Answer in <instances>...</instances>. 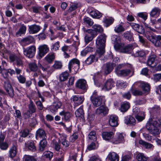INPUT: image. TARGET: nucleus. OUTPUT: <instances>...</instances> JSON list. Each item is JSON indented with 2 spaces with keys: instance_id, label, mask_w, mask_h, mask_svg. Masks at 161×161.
I'll list each match as a JSON object with an SVG mask.
<instances>
[{
  "instance_id": "11",
  "label": "nucleus",
  "mask_w": 161,
  "mask_h": 161,
  "mask_svg": "<svg viewBox=\"0 0 161 161\" xmlns=\"http://www.w3.org/2000/svg\"><path fill=\"white\" fill-rule=\"evenodd\" d=\"M153 44L156 47H159L161 45V36H152L149 39Z\"/></svg>"
},
{
  "instance_id": "29",
  "label": "nucleus",
  "mask_w": 161,
  "mask_h": 161,
  "mask_svg": "<svg viewBox=\"0 0 161 161\" xmlns=\"http://www.w3.org/2000/svg\"><path fill=\"white\" fill-rule=\"evenodd\" d=\"M114 135V134L112 132H104L103 133L102 136L104 140L110 141Z\"/></svg>"
},
{
  "instance_id": "58",
  "label": "nucleus",
  "mask_w": 161,
  "mask_h": 161,
  "mask_svg": "<svg viewBox=\"0 0 161 161\" xmlns=\"http://www.w3.org/2000/svg\"><path fill=\"white\" fill-rule=\"evenodd\" d=\"M130 25L134 30L137 31L139 33H142V32L139 31L140 26L138 24L135 23H132Z\"/></svg>"
},
{
  "instance_id": "32",
  "label": "nucleus",
  "mask_w": 161,
  "mask_h": 161,
  "mask_svg": "<svg viewBox=\"0 0 161 161\" xmlns=\"http://www.w3.org/2000/svg\"><path fill=\"white\" fill-rule=\"evenodd\" d=\"M26 30V27L24 24L21 25L18 31L16 32V36L17 37L20 36L22 34H25Z\"/></svg>"
},
{
  "instance_id": "47",
  "label": "nucleus",
  "mask_w": 161,
  "mask_h": 161,
  "mask_svg": "<svg viewBox=\"0 0 161 161\" xmlns=\"http://www.w3.org/2000/svg\"><path fill=\"white\" fill-rule=\"evenodd\" d=\"M130 90L132 94L134 96H141L145 94L141 90L134 89L132 88H131Z\"/></svg>"
},
{
  "instance_id": "40",
  "label": "nucleus",
  "mask_w": 161,
  "mask_h": 161,
  "mask_svg": "<svg viewBox=\"0 0 161 161\" xmlns=\"http://www.w3.org/2000/svg\"><path fill=\"white\" fill-rule=\"evenodd\" d=\"M136 158L138 161H147L148 158L145 156L143 153H140L137 154Z\"/></svg>"
},
{
  "instance_id": "35",
  "label": "nucleus",
  "mask_w": 161,
  "mask_h": 161,
  "mask_svg": "<svg viewBox=\"0 0 161 161\" xmlns=\"http://www.w3.org/2000/svg\"><path fill=\"white\" fill-rule=\"evenodd\" d=\"M90 15L93 18L99 19L102 16V14L97 10H92L90 12Z\"/></svg>"
},
{
  "instance_id": "59",
  "label": "nucleus",
  "mask_w": 161,
  "mask_h": 161,
  "mask_svg": "<svg viewBox=\"0 0 161 161\" xmlns=\"http://www.w3.org/2000/svg\"><path fill=\"white\" fill-rule=\"evenodd\" d=\"M134 56L136 57H143L145 55V53L143 51H138L135 53H133Z\"/></svg>"
},
{
  "instance_id": "26",
  "label": "nucleus",
  "mask_w": 161,
  "mask_h": 161,
  "mask_svg": "<svg viewBox=\"0 0 161 161\" xmlns=\"http://www.w3.org/2000/svg\"><path fill=\"white\" fill-rule=\"evenodd\" d=\"M17 144L16 142L13 144V146L9 151V156L11 158L14 157L17 153Z\"/></svg>"
},
{
  "instance_id": "31",
  "label": "nucleus",
  "mask_w": 161,
  "mask_h": 161,
  "mask_svg": "<svg viewBox=\"0 0 161 161\" xmlns=\"http://www.w3.org/2000/svg\"><path fill=\"white\" fill-rule=\"evenodd\" d=\"M55 58V53H50L45 57L44 59L48 63H51L54 61Z\"/></svg>"
},
{
  "instance_id": "20",
  "label": "nucleus",
  "mask_w": 161,
  "mask_h": 161,
  "mask_svg": "<svg viewBox=\"0 0 161 161\" xmlns=\"http://www.w3.org/2000/svg\"><path fill=\"white\" fill-rule=\"evenodd\" d=\"M59 114L62 117V119L65 121H69L71 117V114L70 112L64 110L60 112Z\"/></svg>"
},
{
  "instance_id": "61",
  "label": "nucleus",
  "mask_w": 161,
  "mask_h": 161,
  "mask_svg": "<svg viewBox=\"0 0 161 161\" xmlns=\"http://www.w3.org/2000/svg\"><path fill=\"white\" fill-rule=\"evenodd\" d=\"M62 66V63L58 61H55L53 67L56 69H60Z\"/></svg>"
},
{
  "instance_id": "42",
  "label": "nucleus",
  "mask_w": 161,
  "mask_h": 161,
  "mask_svg": "<svg viewBox=\"0 0 161 161\" xmlns=\"http://www.w3.org/2000/svg\"><path fill=\"white\" fill-rule=\"evenodd\" d=\"M160 10L158 8H154L150 12L151 16L153 17L156 15H159L160 13Z\"/></svg>"
},
{
  "instance_id": "45",
  "label": "nucleus",
  "mask_w": 161,
  "mask_h": 161,
  "mask_svg": "<svg viewBox=\"0 0 161 161\" xmlns=\"http://www.w3.org/2000/svg\"><path fill=\"white\" fill-rule=\"evenodd\" d=\"M26 146L30 150L34 151L36 150V147L34 142L32 141L28 142L26 145Z\"/></svg>"
},
{
  "instance_id": "44",
  "label": "nucleus",
  "mask_w": 161,
  "mask_h": 161,
  "mask_svg": "<svg viewBox=\"0 0 161 161\" xmlns=\"http://www.w3.org/2000/svg\"><path fill=\"white\" fill-rule=\"evenodd\" d=\"M131 71L129 69L121 70V72H119L118 76H124L129 75L131 73Z\"/></svg>"
},
{
  "instance_id": "63",
  "label": "nucleus",
  "mask_w": 161,
  "mask_h": 161,
  "mask_svg": "<svg viewBox=\"0 0 161 161\" xmlns=\"http://www.w3.org/2000/svg\"><path fill=\"white\" fill-rule=\"evenodd\" d=\"M153 80L154 81L157 82L158 81H161V73L155 74L153 75Z\"/></svg>"
},
{
  "instance_id": "56",
  "label": "nucleus",
  "mask_w": 161,
  "mask_h": 161,
  "mask_svg": "<svg viewBox=\"0 0 161 161\" xmlns=\"http://www.w3.org/2000/svg\"><path fill=\"white\" fill-rule=\"evenodd\" d=\"M60 42L57 41L52 44L51 49L54 51H56L59 50L60 47Z\"/></svg>"
},
{
  "instance_id": "48",
  "label": "nucleus",
  "mask_w": 161,
  "mask_h": 161,
  "mask_svg": "<svg viewBox=\"0 0 161 161\" xmlns=\"http://www.w3.org/2000/svg\"><path fill=\"white\" fill-rule=\"evenodd\" d=\"M0 52L3 55V57L4 58L7 57L10 53L9 51L5 48L3 45V47L0 49Z\"/></svg>"
},
{
  "instance_id": "22",
  "label": "nucleus",
  "mask_w": 161,
  "mask_h": 161,
  "mask_svg": "<svg viewBox=\"0 0 161 161\" xmlns=\"http://www.w3.org/2000/svg\"><path fill=\"white\" fill-rule=\"evenodd\" d=\"M135 119L130 115H128L125 118L124 122L127 125H134L135 124Z\"/></svg>"
},
{
  "instance_id": "3",
  "label": "nucleus",
  "mask_w": 161,
  "mask_h": 161,
  "mask_svg": "<svg viewBox=\"0 0 161 161\" xmlns=\"http://www.w3.org/2000/svg\"><path fill=\"white\" fill-rule=\"evenodd\" d=\"M36 52V47L34 45L31 46L26 48H24L23 53L24 55L29 58H33Z\"/></svg>"
},
{
  "instance_id": "37",
  "label": "nucleus",
  "mask_w": 161,
  "mask_h": 161,
  "mask_svg": "<svg viewBox=\"0 0 161 161\" xmlns=\"http://www.w3.org/2000/svg\"><path fill=\"white\" fill-rule=\"evenodd\" d=\"M114 19L112 18H105L103 21L104 25L107 27L111 25L114 22Z\"/></svg>"
},
{
  "instance_id": "2",
  "label": "nucleus",
  "mask_w": 161,
  "mask_h": 161,
  "mask_svg": "<svg viewBox=\"0 0 161 161\" xmlns=\"http://www.w3.org/2000/svg\"><path fill=\"white\" fill-rule=\"evenodd\" d=\"M93 105L96 107L99 106L102 103L103 97L97 95V92L96 91H94L90 98Z\"/></svg>"
},
{
  "instance_id": "18",
  "label": "nucleus",
  "mask_w": 161,
  "mask_h": 161,
  "mask_svg": "<svg viewBox=\"0 0 161 161\" xmlns=\"http://www.w3.org/2000/svg\"><path fill=\"white\" fill-rule=\"evenodd\" d=\"M108 113V109L106 107L101 106L98 108L96 110L97 114L101 116H105Z\"/></svg>"
},
{
  "instance_id": "62",
  "label": "nucleus",
  "mask_w": 161,
  "mask_h": 161,
  "mask_svg": "<svg viewBox=\"0 0 161 161\" xmlns=\"http://www.w3.org/2000/svg\"><path fill=\"white\" fill-rule=\"evenodd\" d=\"M78 4L75 3L71 5L69 7L67 12L68 13H70L75 10L78 8Z\"/></svg>"
},
{
  "instance_id": "24",
  "label": "nucleus",
  "mask_w": 161,
  "mask_h": 161,
  "mask_svg": "<svg viewBox=\"0 0 161 161\" xmlns=\"http://www.w3.org/2000/svg\"><path fill=\"white\" fill-rule=\"evenodd\" d=\"M75 64H76L78 69L79 68L80 62L79 60L74 58L70 61L68 64V69L70 72H71L72 67Z\"/></svg>"
},
{
  "instance_id": "21",
  "label": "nucleus",
  "mask_w": 161,
  "mask_h": 161,
  "mask_svg": "<svg viewBox=\"0 0 161 161\" xmlns=\"http://www.w3.org/2000/svg\"><path fill=\"white\" fill-rule=\"evenodd\" d=\"M36 137L37 139L39 138L46 139L47 136L45 132L42 129H39L36 132Z\"/></svg>"
},
{
  "instance_id": "46",
  "label": "nucleus",
  "mask_w": 161,
  "mask_h": 161,
  "mask_svg": "<svg viewBox=\"0 0 161 161\" xmlns=\"http://www.w3.org/2000/svg\"><path fill=\"white\" fill-rule=\"evenodd\" d=\"M156 58V56L154 55H152L150 56L147 60V65L150 66L152 67L151 65L154 62Z\"/></svg>"
},
{
  "instance_id": "23",
  "label": "nucleus",
  "mask_w": 161,
  "mask_h": 161,
  "mask_svg": "<svg viewBox=\"0 0 161 161\" xmlns=\"http://www.w3.org/2000/svg\"><path fill=\"white\" fill-rule=\"evenodd\" d=\"M107 158L110 161H119V157L114 152L110 153L107 157Z\"/></svg>"
},
{
  "instance_id": "57",
  "label": "nucleus",
  "mask_w": 161,
  "mask_h": 161,
  "mask_svg": "<svg viewBox=\"0 0 161 161\" xmlns=\"http://www.w3.org/2000/svg\"><path fill=\"white\" fill-rule=\"evenodd\" d=\"M96 133L95 131H92L88 135V137L89 139L95 141L96 140Z\"/></svg>"
},
{
  "instance_id": "28",
  "label": "nucleus",
  "mask_w": 161,
  "mask_h": 161,
  "mask_svg": "<svg viewBox=\"0 0 161 161\" xmlns=\"http://www.w3.org/2000/svg\"><path fill=\"white\" fill-rule=\"evenodd\" d=\"M34 41V38L31 36H28L21 40L22 43L25 45H27L32 43Z\"/></svg>"
},
{
  "instance_id": "49",
  "label": "nucleus",
  "mask_w": 161,
  "mask_h": 161,
  "mask_svg": "<svg viewBox=\"0 0 161 161\" xmlns=\"http://www.w3.org/2000/svg\"><path fill=\"white\" fill-rule=\"evenodd\" d=\"M95 55H90L85 61V62L87 64H90L93 62L95 60Z\"/></svg>"
},
{
  "instance_id": "10",
  "label": "nucleus",
  "mask_w": 161,
  "mask_h": 161,
  "mask_svg": "<svg viewBox=\"0 0 161 161\" xmlns=\"http://www.w3.org/2000/svg\"><path fill=\"white\" fill-rule=\"evenodd\" d=\"M4 87L6 92L8 93L9 96L13 97L14 96L13 89L10 83L8 81H6L4 82Z\"/></svg>"
},
{
  "instance_id": "53",
  "label": "nucleus",
  "mask_w": 161,
  "mask_h": 161,
  "mask_svg": "<svg viewBox=\"0 0 161 161\" xmlns=\"http://www.w3.org/2000/svg\"><path fill=\"white\" fill-rule=\"evenodd\" d=\"M114 31L117 33L122 32L125 31V28L122 25H119L115 27Z\"/></svg>"
},
{
  "instance_id": "25",
  "label": "nucleus",
  "mask_w": 161,
  "mask_h": 161,
  "mask_svg": "<svg viewBox=\"0 0 161 161\" xmlns=\"http://www.w3.org/2000/svg\"><path fill=\"white\" fill-rule=\"evenodd\" d=\"M75 114L76 117L77 118L80 119H82V120H84V113L82 106H80L78 109L75 112Z\"/></svg>"
},
{
  "instance_id": "19",
  "label": "nucleus",
  "mask_w": 161,
  "mask_h": 161,
  "mask_svg": "<svg viewBox=\"0 0 161 161\" xmlns=\"http://www.w3.org/2000/svg\"><path fill=\"white\" fill-rule=\"evenodd\" d=\"M40 30V26L36 24H34L29 26L28 31L30 34H36Z\"/></svg>"
},
{
  "instance_id": "8",
  "label": "nucleus",
  "mask_w": 161,
  "mask_h": 161,
  "mask_svg": "<svg viewBox=\"0 0 161 161\" xmlns=\"http://www.w3.org/2000/svg\"><path fill=\"white\" fill-rule=\"evenodd\" d=\"M114 82L112 79H109L107 80L102 86V90L107 91L111 89L114 86Z\"/></svg>"
},
{
  "instance_id": "14",
  "label": "nucleus",
  "mask_w": 161,
  "mask_h": 161,
  "mask_svg": "<svg viewBox=\"0 0 161 161\" xmlns=\"http://www.w3.org/2000/svg\"><path fill=\"white\" fill-rule=\"evenodd\" d=\"M76 86L83 90H86L87 88L86 82L83 79H79L75 84Z\"/></svg>"
},
{
  "instance_id": "39",
  "label": "nucleus",
  "mask_w": 161,
  "mask_h": 161,
  "mask_svg": "<svg viewBox=\"0 0 161 161\" xmlns=\"http://www.w3.org/2000/svg\"><path fill=\"white\" fill-rule=\"evenodd\" d=\"M130 107V103H129L124 102L121 106L120 110L122 112H125L128 110Z\"/></svg>"
},
{
  "instance_id": "16",
  "label": "nucleus",
  "mask_w": 161,
  "mask_h": 161,
  "mask_svg": "<svg viewBox=\"0 0 161 161\" xmlns=\"http://www.w3.org/2000/svg\"><path fill=\"white\" fill-rule=\"evenodd\" d=\"M86 32H88V33L85 36V41L86 43L87 44L93 40L95 36L92 34V30L89 29L87 30Z\"/></svg>"
},
{
  "instance_id": "15",
  "label": "nucleus",
  "mask_w": 161,
  "mask_h": 161,
  "mask_svg": "<svg viewBox=\"0 0 161 161\" xmlns=\"http://www.w3.org/2000/svg\"><path fill=\"white\" fill-rule=\"evenodd\" d=\"M71 99L73 101L75 104L77 106L80 104L83 103L84 100V98L83 96L75 95L72 97Z\"/></svg>"
},
{
  "instance_id": "13",
  "label": "nucleus",
  "mask_w": 161,
  "mask_h": 161,
  "mask_svg": "<svg viewBox=\"0 0 161 161\" xmlns=\"http://www.w3.org/2000/svg\"><path fill=\"white\" fill-rule=\"evenodd\" d=\"M135 44H130L125 46L121 49V52L124 53L130 54L132 53L135 47Z\"/></svg>"
},
{
  "instance_id": "27",
  "label": "nucleus",
  "mask_w": 161,
  "mask_h": 161,
  "mask_svg": "<svg viewBox=\"0 0 161 161\" xmlns=\"http://www.w3.org/2000/svg\"><path fill=\"white\" fill-rule=\"evenodd\" d=\"M116 64L114 63H108L106 64L104 69V72L106 75L110 73L113 70Z\"/></svg>"
},
{
  "instance_id": "38",
  "label": "nucleus",
  "mask_w": 161,
  "mask_h": 161,
  "mask_svg": "<svg viewBox=\"0 0 161 161\" xmlns=\"http://www.w3.org/2000/svg\"><path fill=\"white\" fill-rule=\"evenodd\" d=\"M47 145V142L46 139H43L40 142L39 144V150L43 151Z\"/></svg>"
},
{
  "instance_id": "12",
  "label": "nucleus",
  "mask_w": 161,
  "mask_h": 161,
  "mask_svg": "<svg viewBox=\"0 0 161 161\" xmlns=\"http://www.w3.org/2000/svg\"><path fill=\"white\" fill-rule=\"evenodd\" d=\"M139 87L142 89V91L145 95L148 94L150 90V85L146 82H141L139 85Z\"/></svg>"
},
{
  "instance_id": "17",
  "label": "nucleus",
  "mask_w": 161,
  "mask_h": 161,
  "mask_svg": "<svg viewBox=\"0 0 161 161\" xmlns=\"http://www.w3.org/2000/svg\"><path fill=\"white\" fill-rule=\"evenodd\" d=\"M118 117L114 115H111L109 118V123L111 126H116L118 125Z\"/></svg>"
},
{
  "instance_id": "5",
  "label": "nucleus",
  "mask_w": 161,
  "mask_h": 161,
  "mask_svg": "<svg viewBox=\"0 0 161 161\" xmlns=\"http://www.w3.org/2000/svg\"><path fill=\"white\" fill-rule=\"evenodd\" d=\"M112 41H114V47L116 50L121 49L124 46L123 43L120 42L121 39L119 36L116 35L113 36L112 38Z\"/></svg>"
},
{
  "instance_id": "55",
  "label": "nucleus",
  "mask_w": 161,
  "mask_h": 161,
  "mask_svg": "<svg viewBox=\"0 0 161 161\" xmlns=\"http://www.w3.org/2000/svg\"><path fill=\"white\" fill-rule=\"evenodd\" d=\"M137 16L142 19L144 21L146 20L147 19L148 14L146 12H141L138 13L137 14Z\"/></svg>"
},
{
  "instance_id": "4",
  "label": "nucleus",
  "mask_w": 161,
  "mask_h": 161,
  "mask_svg": "<svg viewBox=\"0 0 161 161\" xmlns=\"http://www.w3.org/2000/svg\"><path fill=\"white\" fill-rule=\"evenodd\" d=\"M38 55L39 58H42L49 51V48L46 44L40 45L38 48Z\"/></svg>"
},
{
  "instance_id": "50",
  "label": "nucleus",
  "mask_w": 161,
  "mask_h": 161,
  "mask_svg": "<svg viewBox=\"0 0 161 161\" xmlns=\"http://www.w3.org/2000/svg\"><path fill=\"white\" fill-rule=\"evenodd\" d=\"M124 36L129 41L133 39V34L129 31H127L124 33Z\"/></svg>"
},
{
  "instance_id": "51",
  "label": "nucleus",
  "mask_w": 161,
  "mask_h": 161,
  "mask_svg": "<svg viewBox=\"0 0 161 161\" xmlns=\"http://www.w3.org/2000/svg\"><path fill=\"white\" fill-rule=\"evenodd\" d=\"M83 21L84 23L85 24H87L89 26H92L93 24V22L92 20L88 17L85 18L83 19Z\"/></svg>"
},
{
  "instance_id": "54",
  "label": "nucleus",
  "mask_w": 161,
  "mask_h": 161,
  "mask_svg": "<svg viewBox=\"0 0 161 161\" xmlns=\"http://www.w3.org/2000/svg\"><path fill=\"white\" fill-rule=\"evenodd\" d=\"M92 28L96 32H101L103 31V28L99 25H94L92 26Z\"/></svg>"
},
{
  "instance_id": "60",
  "label": "nucleus",
  "mask_w": 161,
  "mask_h": 161,
  "mask_svg": "<svg viewBox=\"0 0 161 161\" xmlns=\"http://www.w3.org/2000/svg\"><path fill=\"white\" fill-rule=\"evenodd\" d=\"M24 161H36L33 157L28 155H25L23 157Z\"/></svg>"
},
{
  "instance_id": "34",
  "label": "nucleus",
  "mask_w": 161,
  "mask_h": 161,
  "mask_svg": "<svg viewBox=\"0 0 161 161\" xmlns=\"http://www.w3.org/2000/svg\"><path fill=\"white\" fill-rule=\"evenodd\" d=\"M53 156V153L49 151H46L43 153L42 156V159L44 160L47 159L50 160L51 159Z\"/></svg>"
},
{
  "instance_id": "36",
  "label": "nucleus",
  "mask_w": 161,
  "mask_h": 161,
  "mask_svg": "<svg viewBox=\"0 0 161 161\" xmlns=\"http://www.w3.org/2000/svg\"><path fill=\"white\" fill-rule=\"evenodd\" d=\"M29 111L31 114L35 113L36 111V108L33 102L30 99V103L28 106Z\"/></svg>"
},
{
  "instance_id": "64",
  "label": "nucleus",
  "mask_w": 161,
  "mask_h": 161,
  "mask_svg": "<svg viewBox=\"0 0 161 161\" xmlns=\"http://www.w3.org/2000/svg\"><path fill=\"white\" fill-rule=\"evenodd\" d=\"M17 77L19 83L24 84L25 82L26 78L24 76L19 75V76H17Z\"/></svg>"
},
{
  "instance_id": "41",
  "label": "nucleus",
  "mask_w": 161,
  "mask_h": 161,
  "mask_svg": "<svg viewBox=\"0 0 161 161\" xmlns=\"http://www.w3.org/2000/svg\"><path fill=\"white\" fill-rule=\"evenodd\" d=\"M127 85V84L122 80H118L117 81L116 86L120 88H125Z\"/></svg>"
},
{
  "instance_id": "7",
  "label": "nucleus",
  "mask_w": 161,
  "mask_h": 161,
  "mask_svg": "<svg viewBox=\"0 0 161 161\" xmlns=\"http://www.w3.org/2000/svg\"><path fill=\"white\" fill-rule=\"evenodd\" d=\"M62 105V103L58 99H55L53 104L49 107L50 111L52 112H56Z\"/></svg>"
},
{
  "instance_id": "33",
  "label": "nucleus",
  "mask_w": 161,
  "mask_h": 161,
  "mask_svg": "<svg viewBox=\"0 0 161 161\" xmlns=\"http://www.w3.org/2000/svg\"><path fill=\"white\" fill-rule=\"evenodd\" d=\"M139 143L140 145L145 147L146 149H153L154 147L152 144L146 142L142 140H140L139 141Z\"/></svg>"
},
{
  "instance_id": "1",
  "label": "nucleus",
  "mask_w": 161,
  "mask_h": 161,
  "mask_svg": "<svg viewBox=\"0 0 161 161\" xmlns=\"http://www.w3.org/2000/svg\"><path fill=\"white\" fill-rule=\"evenodd\" d=\"M146 128L153 136L159 134L161 131V119L150 118L147 123Z\"/></svg>"
},
{
  "instance_id": "30",
  "label": "nucleus",
  "mask_w": 161,
  "mask_h": 161,
  "mask_svg": "<svg viewBox=\"0 0 161 161\" xmlns=\"http://www.w3.org/2000/svg\"><path fill=\"white\" fill-rule=\"evenodd\" d=\"M29 67L31 71L33 72H37L40 73L41 71L39 69L38 67L35 63L32 62L29 64Z\"/></svg>"
},
{
  "instance_id": "52",
  "label": "nucleus",
  "mask_w": 161,
  "mask_h": 161,
  "mask_svg": "<svg viewBox=\"0 0 161 161\" xmlns=\"http://www.w3.org/2000/svg\"><path fill=\"white\" fill-rule=\"evenodd\" d=\"M78 137V132H76L74 133L69 138L70 142H74Z\"/></svg>"
},
{
  "instance_id": "43",
  "label": "nucleus",
  "mask_w": 161,
  "mask_h": 161,
  "mask_svg": "<svg viewBox=\"0 0 161 161\" xmlns=\"http://www.w3.org/2000/svg\"><path fill=\"white\" fill-rule=\"evenodd\" d=\"M69 75V73L67 71H65L61 74L59 76V79L61 81H64L67 79Z\"/></svg>"
},
{
  "instance_id": "9",
  "label": "nucleus",
  "mask_w": 161,
  "mask_h": 161,
  "mask_svg": "<svg viewBox=\"0 0 161 161\" xmlns=\"http://www.w3.org/2000/svg\"><path fill=\"white\" fill-rule=\"evenodd\" d=\"M106 36L104 34L100 35L97 39L96 43L97 47H105Z\"/></svg>"
},
{
  "instance_id": "6",
  "label": "nucleus",
  "mask_w": 161,
  "mask_h": 161,
  "mask_svg": "<svg viewBox=\"0 0 161 161\" xmlns=\"http://www.w3.org/2000/svg\"><path fill=\"white\" fill-rule=\"evenodd\" d=\"M124 141V136L123 134L119 133H117L114 137L110 140V142L114 144H118Z\"/></svg>"
}]
</instances>
